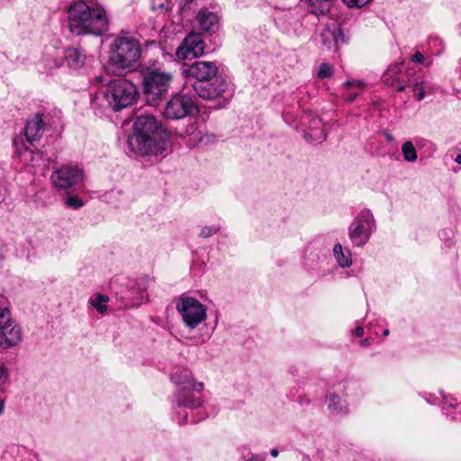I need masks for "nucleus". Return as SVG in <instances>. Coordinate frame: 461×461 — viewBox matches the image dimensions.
<instances>
[{
	"instance_id": "f257e3e1",
	"label": "nucleus",
	"mask_w": 461,
	"mask_h": 461,
	"mask_svg": "<svg viewBox=\"0 0 461 461\" xmlns=\"http://www.w3.org/2000/svg\"><path fill=\"white\" fill-rule=\"evenodd\" d=\"M68 23L75 35L102 36L110 28L106 9L92 0H74L68 7Z\"/></svg>"
},
{
	"instance_id": "f03ea898",
	"label": "nucleus",
	"mask_w": 461,
	"mask_h": 461,
	"mask_svg": "<svg viewBox=\"0 0 461 461\" xmlns=\"http://www.w3.org/2000/svg\"><path fill=\"white\" fill-rule=\"evenodd\" d=\"M168 132L153 115L138 116L133 132L128 138V146L133 153L147 157H158L167 150Z\"/></svg>"
},
{
	"instance_id": "7ed1b4c3",
	"label": "nucleus",
	"mask_w": 461,
	"mask_h": 461,
	"mask_svg": "<svg viewBox=\"0 0 461 461\" xmlns=\"http://www.w3.org/2000/svg\"><path fill=\"white\" fill-rule=\"evenodd\" d=\"M140 56L141 46L138 40L119 36L111 44L108 63L114 73L123 74L136 68Z\"/></svg>"
},
{
	"instance_id": "20e7f679",
	"label": "nucleus",
	"mask_w": 461,
	"mask_h": 461,
	"mask_svg": "<svg viewBox=\"0 0 461 461\" xmlns=\"http://www.w3.org/2000/svg\"><path fill=\"white\" fill-rule=\"evenodd\" d=\"M100 94L113 111L124 109L136 101V86L125 78L112 80Z\"/></svg>"
},
{
	"instance_id": "39448f33",
	"label": "nucleus",
	"mask_w": 461,
	"mask_h": 461,
	"mask_svg": "<svg viewBox=\"0 0 461 461\" xmlns=\"http://www.w3.org/2000/svg\"><path fill=\"white\" fill-rule=\"evenodd\" d=\"M171 73L160 68H146L142 70L143 94L149 104H155L168 91L172 82Z\"/></svg>"
},
{
	"instance_id": "423d86ee",
	"label": "nucleus",
	"mask_w": 461,
	"mask_h": 461,
	"mask_svg": "<svg viewBox=\"0 0 461 461\" xmlns=\"http://www.w3.org/2000/svg\"><path fill=\"white\" fill-rule=\"evenodd\" d=\"M176 308L185 326L192 330L203 323L207 318V307L192 296H180L176 301Z\"/></svg>"
},
{
	"instance_id": "0eeeda50",
	"label": "nucleus",
	"mask_w": 461,
	"mask_h": 461,
	"mask_svg": "<svg viewBox=\"0 0 461 461\" xmlns=\"http://www.w3.org/2000/svg\"><path fill=\"white\" fill-rule=\"evenodd\" d=\"M375 227L372 212L368 209H363L348 227L349 240L354 246L363 247L368 242Z\"/></svg>"
},
{
	"instance_id": "6e6552de",
	"label": "nucleus",
	"mask_w": 461,
	"mask_h": 461,
	"mask_svg": "<svg viewBox=\"0 0 461 461\" xmlns=\"http://www.w3.org/2000/svg\"><path fill=\"white\" fill-rule=\"evenodd\" d=\"M197 111L193 99L187 95H175L166 104L164 116L170 120L183 119Z\"/></svg>"
},
{
	"instance_id": "1a4fd4ad",
	"label": "nucleus",
	"mask_w": 461,
	"mask_h": 461,
	"mask_svg": "<svg viewBox=\"0 0 461 461\" xmlns=\"http://www.w3.org/2000/svg\"><path fill=\"white\" fill-rule=\"evenodd\" d=\"M51 182L58 189H68L78 185L84 180V172L77 166H62L52 172Z\"/></svg>"
},
{
	"instance_id": "9d476101",
	"label": "nucleus",
	"mask_w": 461,
	"mask_h": 461,
	"mask_svg": "<svg viewBox=\"0 0 461 461\" xmlns=\"http://www.w3.org/2000/svg\"><path fill=\"white\" fill-rule=\"evenodd\" d=\"M219 73V68L212 61H195L192 64H184L182 75L185 77L196 79V83H205L212 80Z\"/></svg>"
},
{
	"instance_id": "9b49d317",
	"label": "nucleus",
	"mask_w": 461,
	"mask_h": 461,
	"mask_svg": "<svg viewBox=\"0 0 461 461\" xmlns=\"http://www.w3.org/2000/svg\"><path fill=\"white\" fill-rule=\"evenodd\" d=\"M193 87L194 92L203 99L223 97L225 94L231 95L226 79L220 76H216L212 80L205 83H194Z\"/></svg>"
},
{
	"instance_id": "f8f14e48",
	"label": "nucleus",
	"mask_w": 461,
	"mask_h": 461,
	"mask_svg": "<svg viewBox=\"0 0 461 461\" xmlns=\"http://www.w3.org/2000/svg\"><path fill=\"white\" fill-rule=\"evenodd\" d=\"M204 48L205 43L201 34L190 32L177 47L176 56L181 60L197 58L203 54Z\"/></svg>"
},
{
	"instance_id": "ddd939ff",
	"label": "nucleus",
	"mask_w": 461,
	"mask_h": 461,
	"mask_svg": "<svg viewBox=\"0 0 461 461\" xmlns=\"http://www.w3.org/2000/svg\"><path fill=\"white\" fill-rule=\"evenodd\" d=\"M201 392L202 390H193L190 385L180 387L175 393L174 402L176 406L191 410L200 407L203 402L200 395Z\"/></svg>"
},
{
	"instance_id": "4468645a",
	"label": "nucleus",
	"mask_w": 461,
	"mask_h": 461,
	"mask_svg": "<svg viewBox=\"0 0 461 461\" xmlns=\"http://www.w3.org/2000/svg\"><path fill=\"white\" fill-rule=\"evenodd\" d=\"M22 341V330L15 321L0 328V348L8 349L18 345Z\"/></svg>"
},
{
	"instance_id": "2eb2a0df",
	"label": "nucleus",
	"mask_w": 461,
	"mask_h": 461,
	"mask_svg": "<svg viewBox=\"0 0 461 461\" xmlns=\"http://www.w3.org/2000/svg\"><path fill=\"white\" fill-rule=\"evenodd\" d=\"M194 21L203 32H214L219 27L220 16L217 12L204 7L196 14Z\"/></svg>"
},
{
	"instance_id": "dca6fc26",
	"label": "nucleus",
	"mask_w": 461,
	"mask_h": 461,
	"mask_svg": "<svg viewBox=\"0 0 461 461\" xmlns=\"http://www.w3.org/2000/svg\"><path fill=\"white\" fill-rule=\"evenodd\" d=\"M44 131L45 123L42 115L40 113H36L32 119L28 120L24 127L26 140L32 145L41 140Z\"/></svg>"
},
{
	"instance_id": "f3484780",
	"label": "nucleus",
	"mask_w": 461,
	"mask_h": 461,
	"mask_svg": "<svg viewBox=\"0 0 461 461\" xmlns=\"http://www.w3.org/2000/svg\"><path fill=\"white\" fill-rule=\"evenodd\" d=\"M322 43L328 49H338L340 43H343L344 35L339 26L334 24L332 27L325 28L321 33Z\"/></svg>"
},
{
	"instance_id": "a211bd4d",
	"label": "nucleus",
	"mask_w": 461,
	"mask_h": 461,
	"mask_svg": "<svg viewBox=\"0 0 461 461\" xmlns=\"http://www.w3.org/2000/svg\"><path fill=\"white\" fill-rule=\"evenodd\" d=\"M402 73V64H394L390 66L382 77L383 82L399 92H402L406 88V85L402 81H399V75Z\"/></svg>"
},
{
	"instance_id": "6ab92c4d",
	"label": "nucleus",
	"mask_w": 461,
	"mask_h": 461,
	"mask_svg": "<svg viewBox=\"0 0 461 461\" xmlns=\"http://www.w3.org/2000/svg\"><path fill=\"white\" fill-rule=\"evenodd\" d=\"M326 404L329 411L334 416H342L348 412V402L336 393H330L326 396Z\"/></svg>"
},
{
	"instance_id": "aec40b11",
	"label": "nucleus",
	"mask_w": 461,
	"mask_h": 461,
	"mask_svg": "<svg viewBox=\"0 0 461 461\" xmlns=\"http://www.w3.org/2000/svg\"><path fill=\"white\" fill-rule=\"evenodd\" d=\"M171 379L180 387L190 385L193 390H203V383L194 381L192 372L187 368L178 369L172 375Z\"/></svg>"
},
{
	"instance_id": "412c9836",
	"label": "nucleus",
	"mask_w": 461,
	"mask_h": 461,
	"mask_svg": "<svg viewBox=\"0 0 461 461\" xmlns=\"http://www.w3.org/2000/svg\"><path fill=\"white\" fill-rule=\"evenodd\" d=\"M148 285V280L146 278H141L138 282H136L134 285L131 286V290H134L136 292V296L126 297V303L125 305L127 306H138L140 303L144 302V299L147 297L146 295V290Z\"/></svg>"
},
{
	"instance_id": "4be33fe9",
	"label": "nucleus",
	"mask_w": 461,
	"mask_h": 461,
	"mask_svg": "<svg viewBox=\"0 0 461 461\" xmlns=\"http://www.w3.org/2000/svg\"><path fill=\"white\" fill-rule=\"evenodd\" d=\"M307 10L317 17L326 16L331 7L332 0H304Z\"/></svg>"
},
{
	"instance_id": "5701e85b",
	"label": "nucleus",
	"mask_w": 461,
	"mask_h": 461,
	"mask_svg": "<svg viewBox=\"0 0 461 461\" xmlns=\"http://www.w3.org/2000/svg\"><path fill=\"white\" fill-rule=\"evenodd\" d=\"M206 0H176L180 14L183 18L188 19L190 14L198 13L204 8Z\"/></svg>"
},
{
	"instance_id": "b1692460",
	"label": "nucleus",
	"mask_w": 461,
	"mask_h": 461,
	"mask_svg": "<svg viewBox=\"0 0 461 461\" xmlns=\"http://www.w3.org/2000/svg\"><path fill=\"white\" fill-rule=\"evenodd\" d=\"M333 255L338 265L342 267H349L352 265L351 251L348 249H343L340 243H336L333 247Z\"/></svg>"
},
{
	"instance_id": "393cba45",
	"label": "nucleus",
	"mask_w": 461,
	"mask_h": 461,
	"mask_svg": "<svg viewBox=\"0 0 461 461\" xmlns=\"http://www.w3.org/2000/svg\"><path fill=\"white\" fill-rule=\"evenodd\" d=\"M309 121V129L312 132L307 133V135H314L315 140L319 141H322L325 140V134L322 129V122L321 120L313 114H307L303 120Z\"/></svg>"
},
{
	"instance_id": "a878e982",
	"label": "nucleus",
	"mask_w": 461,
	"mask_h": 461,
	"mask_svg": "<svg viewBox=\"0 0 461 461\" xmlns=\"http://www.w3.org/2000/svg\"><path fill=\"white\" fill-rule=\"evenodd\" d=\"M64 58L66 59L68 66L75 69L80 68L85 62V55L77 48L67 49Z\"/></svg>"
},
{
	"instance_id": "bb28decb",
	"label": "nucleus",
	"mask_w": 461,
	"mask_h": 461,
	"mask_svg": "<svg viewBox=\"0 0 461 461\" xmlns=\"http://www.w3.org/2000/svg\"><path fill=\"white\" fill-rule=\"evenodd\" d=\"M109 302V297L105 294H96L95 297L89 300V303L96 309L100 313H104L107 310L106 303Z\"/></svg>"
},
{
	"instance_id": "cd10ccee",
	"label": "nucleus",
	"mask_w": 461,
	"mask_h": 461,
	"mask_svg": "<svg viewBox=\"0 0 461 461\" xmlns=\"http://www.w3.org/2000/svg\"><path fill=\"white\" fill-rule=\"evenodd\" d=\"M402 153L404 160L407 162H414L417 160V150L413 143L410 140L405 141L402 146Z\"/></svg>"
},
{
	"instance_id": "c85d7f7f",
	"label": "nucleus",
	"mask_w": 461,
	"mask_h": 461,
	"mask_svg": "<svg viewBox=\"0 0 461 461\" xmlns=\"http://www.w3.org/2000/svg\"><path fill=\"white\" fill-rule=\"evenodd\" d=\"M173 6L171 0H151V9L154 12L164 14L171 10Z\"/></svg>"
},
{
	"instance_id": "c756f323",
	"label": "nucleus",
	"mask_w": 461,
	"mask_h": 461,
	"mask_svg": "<svg viewBox=\"0 0 461 461\" xmlns=\"http://www.w3.org/2000/svg\"><path fill=\"white\" fill-rule=\"evenodd\" d=\"M63 201L67 207L73 210L80 209L85 204L84 201L78 195L75 194H68Z\"/></svg>"
},
{
	"instance_id": "7c9ffc66",
	"label": "nucleus",
	"mask_w": 461,
	"mask_h": 461,
	"mask_svg": "<svg viewBox=\"0 0 461 461\" xmlns=\"http://www.w3.org/2000/svg\"><path fill=\"white\" fill-rule=\"evenodd\" d=\"M333 74V67L328 63L320 65L317 76L321 79L330 78Z\"/></svg>"
},
{
	"instance_id": "2f4dec72",
	"label": "nucleus",
	"mask_w": 461,
	"mask_h": 461,
	"mask_svg": "<svg viewBox=\"0 0 461 461\" xmlns=\"http://www.w3.org/2000/svg\"><path fill=\"white\" fill-rule=\"evenodd\" d=\"M45 63H46V68L44 70H41V72H45L48 74L52 73V70L54 68H59L62 65L61 60L57 59H52V58H47L45 59Z\"/></svg>"
},
{
	"instance_id": "473e14b6",
	"label": "nucleus",
	"mask_w": 461,
	"mask_h": 461,
	"mask_svg": "<svg viewBox=\"0 0 461 461\" xmlns=\"http://www.w3.org/2000/svg\"><path fill=\"white\" fill-rule=\"evenodd\" d=\"M219 230L220 227L217 225L204 226L201 229L199 235L202 238L207 239L216 234Z\"/></svg>"
},
{
	"instance_id": "72a5a7b5",
	"label": "nucleus",
	"mask_w": 461,
	"mask_h": 461,
	"mask_svg": "<svg viewBox=\"0 0 461 461\" xmlns=\"http://www.w3.org/2000/svg\"><path fill=\"white\" fill-rule=\"evenodd\" d=\"M365 86H366V84L363 81L356 80V79L347 80L344 83V86L348 90H351L352 88H357L360 92L363 91Z\"/></svg>"
},
{
	"instance_id": "f704fd0d",
	"label": "nucleus",
	"mask_w": 461,
	"mask_h": 461,
	"mask_svg": "<svg viewBox=\"0 0 461 461\" xmlns=\"http://www.w3.org/2000/svg\"><path fill=\"white\" fill-rule=\"evenodd\" d=\"M12 320L10 311L6 307H0V328Z\"/></svg>"
},
{
	"instance_id": "c9c22d12",
	"label": "nucleus",
	"mask_w": 461,
	"mask_h": 461,
	"mask_svg": "<svg viewBox=\"0 0 461 461\" xmlns=\"http://www.w3.org/2000/svg\"><path fill=\"white\" fill-rule=\"evenodd\" d=\"M371 0H343L344 4L350 8H360L369 3Z\"/></svg>"
},
{
	"instance_id": "e433bc0d",
	"label": "nucleus",
	"mask_w": 461,
	"mask_h": 461,
	"mask_svg": "<svg viewBox=\"0 0 461 461\" xmlns=\"http://www.w3.org/2000/svg\"><path fill=\"white\" fill-rule=\"evenodd\" d=\"M348 93L346 94L345 98H346L347 102H348V103L354 102L362 93L360 91H358V92H351V90H348Z\"/></svg>"
},
{
	"instance_id": "4c0bfd02",
	"label": "nucleus",
	"mask_w": 461,
	"mask_h": 461,
	"mask_svg": "<svg viewBox=\"0 0 461 461\" xmlns=\"http://www.w3.org/2000/svg\"><path fill=\"white\" fill-rule=\"evenodd\" d=\"M7 369L3 362L0 361V384L4 383L7 378Z\"/></svg>"
},
{
	"instance_id": "58836bf2",
	"label": "nucleus",
	"mask_w": 461,
	"mask_h": 461,
	"mask_svg": "<svg viewBox=\"0 0 461 461\" xmlns=\"http://www.w3.org/2000/svg\"><path fill=\"white\" fill-rule=\"evenodd\" d=\"M177 415H178L177 420H178L179 424H185V423H187L188 413H187V411L185 410L183 411V413L178 411Z\"/></svg>"
},
{
	"instance_id": "ea45409f",
	"label": "nucleus",
	"mask_w": 461,
	"mask_h": 461,
	"mask_svg": "<svg viewBox=\"0 0 461 461\" xmlns=\"http://www.w3.org/2000/svg\"><path fill=\"white\" fill-rule=\"evenodd\" d=\"M411 61L414 63H422L424 61L423 55L420 51H416L411 57Z\"/></svg>"
},
{
	"instance_id": "a19ab883",
	"label": "nucleus",
	"mask_w": 461,
	"mask_h": 461,
	"mask_svg": "<svg viewBox=\"0 0 461 461\" xmlns=\"http://www.w3.org/2000/svg\"><path fill=\"white\" fill-rule=\"evenodd\" d=\"M245 461H265L264 457H261L258 455L250 454L249 457L246 459Z\"/></svg>"
},
{
	"instance_id": "79ce46f5",
	"label": "nucleus",
	"mask_w": 461,
	"mask_h": 461,
	"mask_svg": "<svg viewBox=\"0 0 461 461\" xmlns=\"http://www.w3.org/2000/svg\"><path fill=\"white\" fill-rule=\"evenodd\" d=\"M355 334L357 337L361 338L364 335V329L361 326H357L355 330Z\"/></svg>"
},
{
	"instance_id": "37998d69",
	"label": "nucleus",
	"mask_w": 461,
	"mask_h": 461,
	"mask_svg": "<svg viewBox=\"0 0 461 461\" xmlns=\"http://www.w3.org/2000/svg\"><path fill=\"white\" fill-rule=\"evenodd\" d=\"M425 97V90L420 86L419 87V93L417 95V99L419 101L422 100Z\"/></svg>"
},
{
	"instance_id": "c03bdc74",
	"label": "nucleus",
	"mask_w": 461,
	"mask_h": 461,
	"mask_svg": "<svg viewBox=\"0 0 461 461\" xmlns=\"http://www.w3.org/2000/svg\"><path fill=\"white\" fill-rule=\"evenodd\" d=\"M5 190L4 186H2L0 185V203L5 200Z\"/></svg>"
},
{
	"instance_id": "a18cd8bd",
	"label": "nucleus",
	"mask_w": 461,
	"mask_h": 461,
	"mask_svg": "<svg viewBox=\"0 0 461 461\" xmlns=\"http://www.w3.org/2000/svg\"><path fill=\"white\" fill-rule=\"evenodd\" d=\"M278 450L276 448H273L271 451H270V455L273 456V457H277L278 456Z\"/></svg>"
},
{
	"instance_id": "49530a36",
	"label": "nucleus",
	"mask_w": 461,
	"mask_h": 461,
	"mask_svg": "<svg viewBox=\"0 0 461 461\" xmlns=\"http://www.w3.org/2000/svg\"><path fill=\"white\" fill-rule=\"evenodd\" d=\"M360 345L363 347H368L370 345V342L367 339H365L361 340Z\"/></svg>"
},
{
	"instance_id": "de8ad7c7",
	"label": "nucleus",
	"mask_w": 461,
	"mask_h": 461,
	"mask_svg": "<svg viewBox=\"0 0 461 461\" xmlns=\"http://www.w3.org/2000/svg\"><path fill=\"white\" fill-rule=\"evenodd\" d=\"M4 407H5L4 399L2 397H0V414H2V412L4 411Z\"/></svg>"
},
{
	"instance_id": "09e8293b",
	"label": "nucleus",
	"mask_w": 461,
	"mask_h": 461,
	"mask_svg": "<svg viewBox=\"0 0 461 461\" xmlns=\"http://www.w3.org/2000/svg\"><path fill=\"white\" fill-rule=\"evenodd\" d=\"M455 161L458 164H461V153L456 157Z\"/></svg>"
},
{
	"instance_id": "8fccbe9b",
	"label": "nucleus",
	"mask_w": 461,
	"mask_h": 461,
	"mask_svg": "<svg viewBox=\"0 0 461 461\" xmlns=\"http://www.w3.org/2000/svg\"><path fill=\"white\" fill-rule=\"evenodd\" d=\"M399 81H402L403 84L405 85V79L403 78L402 73H401V75H399Z\"/></svg>"
},
{
	"instance_id": "3c124183",
	"label": "nucleus",
	"mask_w": 461,
	"mask_h": 461,
	"mask_svg": "<svg viewBox=\"0 0 461 461\" xmlns=\"http://www.w3.org/2000/svg\"><path fill=\"white\" fill-rule=\"evenodd\" d=\"M399 81H402L403 84L405 85V79L403 78L402 73H401V75H399Z\"/></svg>"
},
{
	"instance_id": "603ef678",
	"label": "nucleus",
	"mask_w": 461,
	"mask_h": 461,
	"mask_svg": "<svg viewBox=\"0 0 461 461\" xmlns=\"http://www.w3.org/2000/svg\"><path fill=\"white\" fill-rule=\"evenodd\" d=\"M383 334H384V336H388V335H389V330H387V329H386V330H384L383 331Z\"/></svg>"
},
{
	"instance_id": "864d4df0",
	"label": "nucleus",
	"mask_w": 461,
	"mask_h": 461,
	"mask_svg": "<svg viewBox=\"0 0 461 461\" xmlns=\"http://www.w3.org/2000/svg\"><path fill=\"white\" fill-rule=\"evenodd\" d=\"M418 86H419V84H418V83H417V84H415V88H414V90L418 89Z\"/></svg>"
},
{
	"instance_id": "5fc2aeb1",
	"label": "nucleus",
	"mask_w": 461,
	"mask_h": 461,
	"mask_svg": "<svg viewBox=\"0 0 461 461\" xmlns=\"http://www.w3.org/2000/svg\"><path fill=\"white\" fill-rule=\"evenodd\" d=\"M455 419H456V420H461V418H460V419H458V418H456V417H455Z\"/></svg>"
}]
</instances>
